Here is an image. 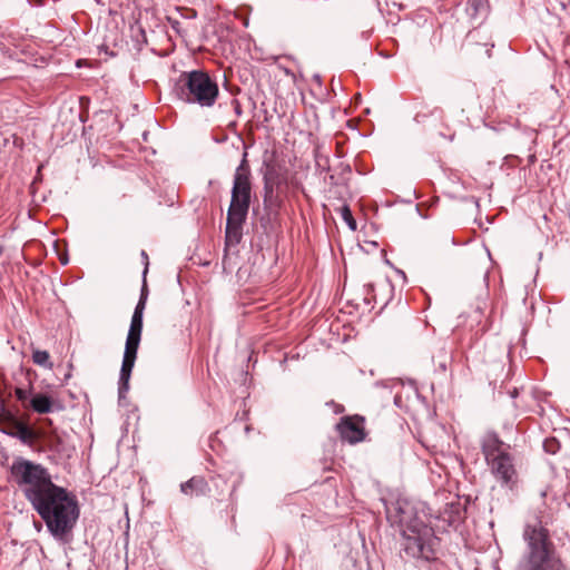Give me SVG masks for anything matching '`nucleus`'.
<instances>
[{
  "instance_id": "3",
  "label": "nucleus",
  "mask_w": 570,
  "mask_h": 570,
  "mask_svg": "<svg viewBox=\"0 0 570 570\" xmlns=\"http://www.w3.org/2000/svg\"><path fill=\"white\" fill-rule=\"evenodd\" d=\"M527 548L519 558L514 570H566L549 530L528 524L523 531Z\"/></svg>"
},
{
  "instance_id": "38",
  "label": "nucleus",
  "mask_w": 570,
  "mask_h": 570,
  "mask_svg": "<svg viewBox=\"0 0 570 570\" xmlns=\"http://www.w3.org/2000/svg\"><path fill=\"white\" fill-rule=\"evenodd\" d=\"M382 309H384V306H381V309H379L377 314L382 313Z\"/></svg>"
},
{
  "instance_id": "19",
  "label": "nucleus",
  "mask_w": 570,
  "mask_h": 570,
  "mask_svg": "<svg viewBox=\"0 0 570 570\" xmlns=\"http://www.w3.org/2000/svg\"><path fill=\"white\" fill-rule=\"evenodd\" d=\"M374 130V124L372 121H364L358 116V131L357 135L360 137H368L373 134Z\"/></svg>"
},
{
  "instance_id": "30",
  "label": "nucleus",
  "mask_w": 570,
  "mask_h": 570,
  "mask_svg": "<svg viewBox=\"0 0 570 570\" xmlns=\"http://www.w3.org/2000/svg\"><path fill=\"white\" fill-rule=\"evenodd\" d=\"M358 539L361 540L362 542V547L365 549V538L364 535H362L361 533H358Z\"/></svg>"
},
{
  "instance_id": "15",
  "label": "nucleus",
  "mask_w": 570,
  "mask_h": 570,
  "mask_svg": "<svg viewBox=\"0 0 570 570\" xmlns=\"http://www.w3.org/2000/svg\"><path fill=\"white\" fill-rule=\"evenodd\" d=\"M37 432V439H42V441L55 451H60V445L62 443L61 438L58 435L56 431L47 432L43 428H40Z\"/></svg>"
},
{
  "instance_id": "37",
  "label": "nucleus",
  "mask_w": 570,
  "mask_h": 570,
  "mask_svg": "<svg viewBox=\"0 0 570 570\" xmlns=\"http://www.w3.org/2000/svg\"><path fill=\"white\" fill-rule=\"evenodd\" d=\"M382 309H384V306H381V309H379L377 314L382 313Z\"/></svg>"
},
{
  "instance_id": "17",
  "label": "nucleus",
  "mask_w": 570,
  "mask_h": 570,
  "mask_svg": "<svg viewBox=\"0 0 570 570\" xmlns=\"http://www.w3.org/2000/svg\"><path fill=\"white\" fill-rule=\"evenodd\" d=\"M338 213H340V216L342 217V219L348 225L350 229L355 230L356 223L353 217L351 208L347 205H342L338 208Z\"/></svg>"
},
{
  "instance_id": "31",
  "label": "nucleus",
  "mask_w": 570,
  "mask_h": 570,
  "mask_svg": "<svg viewBox=\"0 0 570 570\" xmlns=\"http://www.w3.org/2000/svg\"><path fill=\"white\" fill-rule=\"evenodd\" d=\"M357 173H358V175H363V174H365V171L362 169L361 160H360V159H358V169H357Z\"/></svg>"
},
{
  "instance_id": "11",
  "label": "nucleus",
  "mask_w": 570,
  "mask_h": 570,
  "mask_svg": "<svg viewBox=\"0 0 570 570\" xmlns=\"http://www.w3.org/2000/svg\"><path fill=\"white\" fill-rule=\"evenodd\" d=\"M55 402L46 394H35L29 401V407L39 414L50 413Z\"/></svg>"
},
{
  "instance_id": "20",
  "label": "nucleus",
  "mask_w": 570,
  "mask_h": 570,
  "mask_svg": "<svg viewBox=\"0 0 570 570\" xmlns=\"http://www.w3.org/2000/svg\"><path fill=\"white\" fill-rule=\"evenodd\" d=\"M32 361L41 366H51V364H49V353L46 351H35L32 354Z\"/></svg>"
},
{
  "instance_id": "23",
  "label": "nucleus",
  "mask_w": 570,
  "mask_h": 570,
  "mask_svg": "<svg viewBox=\"0 0 570 570\" xmlns=\"http://www.w3.org/2000/svg\"><path fill=\"white\" fill-rule=\"evenodd\" d=\"M14 394L17 396V399L22 402V405L23 407H29V392L27 390H23V389H16L14 391Z\"/></svg>"
},
{
  "instance_id": "2",
  "label": "nucleus",
  "mask_w": 570,
  "mask_h": 570,
  "mask_svg": "<svg viewBox=\"0 0 570 570\" xmlns=\"http://www.w3.org/2000/svg\"><path fill=\"white\" fill-rule=\"evenodd\" d=\"M382 501L386 519L400 529L401 558L414 562L416 567L439 561L441 539L431 523V508L424 501L403 497Z\"/></svg>"
},
{
  "instance_id": "5",
  "label": "nucleus",
  "mask_w": 570,
  "mask_h": 570,
  "mask_svg": "<svg viewBox=\"0 0 570 570\" xmlns=\"http://www.w3.org/2000/svg\"><path fill=\"white\" fill-rule=\"evenodd\" d=\"M177 92L185 102L210 107L218 96V86L206 72L191 71L179 77Z\"/></svg>"
},
{
  "instance_id": "7",
  "label": "nucleus",
  "mask_w": 570,
  "mask_h": 570,
  "mask_svg": "<svg viewBox=\"0 0 570 570\" xmlns=\"http://www.w3.org/2000/svg\"><path fill=\"white\" fill-rule=\"evenodd\" d=\"M491 471L502 487L513 490L517 482V471L513 465V459L510 453L502 452L497 458L487 462Z\"/></svg>"
},
{
  "instance_id": "36",
  "label": "nucleus",
  "mask_w": 570,
  "mask_h": 570,
  "mask_svg": "<svg viewBox=\"0 0 570 570\" xmlns=\"http://www.w3.org/2000/svg\"><path fill=\"white\" fill-rule=\"evenodd\" d=\"M367 566H368V569L372 570V566H371V562L367 560Z\"/></svg>"
},
{
  "instance_id": "18",
  "label": "nucleus",
  "mask_w": 570,
  "mask_h": 570,
  "mask_svg": "<svg viewBox=\"0 0 570 570\" xmlns=\"http://www.w3.org/2000/svg\"><path fill=\"white\" fill-rule=\"evenodd\" d=\"M442 109L441 108H438L435 107L434 109H432L431 111L429 112H425V111H419L416 115H415V121L416 122H425L426 118H429L430 116L431 117H434L436 120L441 119L442 118Z\"/></svg>"
},
{
  "instance_id": "27",
  "label": "nucleus",
  "mask_w": 570,
  "mask_h": 570,
  "mask_svg": "<svg viewBox=\"0 0 570 570\" xmlns=\"http://www.w3.org/2000/svg\"><path fill=\"white\" fill-rule=\"evenodd\" d=\"M366 244L370 245L372 249H376L379 246L377 242L375 240L366 242Z\"/></svg>"
},
{
  "instance_id": "1",
  "label": "nucleus",
  "mask_w": 570,
  "mask_h": 570,
  "mask_svg": "<svg viewBox=\"0 0 570 570\" xmlns=\"http://www.w3.org/2000/svg\"><path fill=\"white\" fill-rule=\"evenodd\" d=\"M11 471L52 535L61 538L73 528L79 515L75 497L53 484L41 465L22 461Z\"/></svg>"
},
{
  "instance_id": "6",
  "label": "nucleus",
  "mask_w": 570,
  "mask_h": 570,
  "mask_svg": "<svg viewBox=\"0 0 570 570\" xmlns=\"http://www.w3.org/2000/svg\"><path fill=\"white\" fill-rule=\"evenodd\" d=\"M142 331V317L132 316L129 332L126 340L125 353L122 365L120 370V382L122 389H127L128 382L130 379V374L132 367L135 365V361L137 357V350L140 343V336Z\"/></svg>"
},
{
  "instance_id": "25",
  "label": "nucleus",
  "mask_w": 570,
  "mask_h": 570,
  "mask_svg": "<svg viewBox=\"0 0 570 570\" xmlns=\"http://www.w3.org/2000/svg\"><path fill=\"white\" fill-rule=\"evenodd\" d=\"M145 305H146V296L142 294L136 308H135V312H134V315L132 316H138L139 317H142V313H144V309H145Z\"/></svg>"
},
{
  "instance_id": "16",
  "label": "nucleus",
  "mask_w": 570,
  "mask_h": 570,
  "mask_svg": "<svg viewBox=\"0 0 570 570\" xmlns=\"http://www.w3.org/2000/svg\"><path fill=\"white\" fill-rule=\"evenodd\" d=\"M543 451L548 454H557L561 449L560 441L554 436H548L542 442Z\"/></svg>"
},
{
  "instance_id": "4",
  "label": "nucleus",
  "mask_w": 570,
  "mask_h": 570,
  "mask_svg": "<svg viewBox=\"0 0 570 570\" xmlns=\"http://www.w3.org/2000/svg\"><path fill=\"white\" fill-rule=\"evenodd\" d=\"M249 167L244 159L237 167L232 189V200L227 212L226 247L239 244L243 236V225L246 220L250 204Z\"/></svg>"
},
{
  "instance_id": "32",
  "label": "nucleus",
  "mask_w": 570,
  "mask_h": 570,
  "mask_svg": "<svg viewBox=\"0 0 570 570\" xmlns=\"http://www.w3.org/2000/svg\"><path fill=\"white\" fill-rule=\"evenodd\" d=\"M357 247H358V249L364 250V252H366V253H368V252H370V249H365V248L361 245V243H360V242H358V244H357Z\"/></svg>"
},
{
  "instance_id": "12",
  "label": "nucleus",
  "mask_w": 570,
  "mask_h": 570,
  "mask_svg": "<svg viewBox=\"0 0 570 570\" xmlns=\"http://www.w3.org/2000/svg\"><path fill=\"white\" fill-rule=\"evenodd\" d=\"M337 430L343 440L348 441L351 444L356 442V421L353 416L344 417L341 423L337 424Z\"/></svg>"
},
{
  "instance_id": "24",
  "label": "nucleus",
  "mask_w": 570,
  "mask_h": 570,
  "mask_svg": "<svg viewBox=\"0 0 570 570\" xmlns=\"http://www.w3.org/2000/svg\"><path fill=\"white\" fill-rule=\"evenodd\" d=\"M485 307H487V302L484 298L478 302L475 309H474V313L476 314L474 320L476 322H480V317L483 315Z\"/></svg>"
},
{
  "instance_id": "34",
  "label": "nucleus",
  "mask_w": 570,
  "mask_h": 570,
  "mask_svg": "<svg viewBox=\"0 0 570 570\" xmlns=\"http://www.w3.org/2000/svg\"><path fill=\"white\" fill-rule=\"evenodd\" d=\"M370 112H371L370 108H366V109L364 110V114H365V115H368Z\"/></svg>"
},
{
  "instance_id": "10",
  "label": "nucleus",
  "mask_w": 570,
  "mask_h": 570,
  "mask_svg": "<svg viewBox=\"0 0 570 570\" xmlns=\"http://www.w3.org/2000/svg\"><path fill=\"white\" fill-rule=\"evenodd\" d=\"M503 445V441L499 438L498 433L494 431L488 432L481 441V450L487 462L497 458L499 453H502L501 446Z\"/></svg>"
},
{
  "instance_id": "9",
  "label": "nucleus",
  "mask_w": 570,
  "mask_h": 570,
  "mask_svg": "<svg viewBox=\"0 0 570 570\" xmlns=\"http://www.w3.org/2000/svg\"><path fill=\"white\" fill-rule=\"evenodd\" d=\"M0 430L20 439L24 443L37 440V432L16 419L9 411L2 409L0 413Z\"/></svg>"
},
{
  "instance_id": "29",
  "label": "nucleus",
  "mask_w": 570,
  "mask_h": 570,
  "mask_svg": "<svg viewBox=\"0 0 570 570\" xmlns=\"http://www.w3.org/2000/svg\"><path fill=\"white\" fill-rule=\"evenodd\" d=\"M439 368H440L441 371H443V372H444V371H446V363H445V362H441V363L439 364Z\"/></svg>"
},
{
  "instance_id": "13",
  "label": "nucleus",
  "mask_w": 570,
  "mask_h": 570,
  "mask_svg": "<svg viewBox=\"0 0 570 570\" xmlns=\"http://www.w3.org/2000/svg\"><path fill=\"white\" fill-rule=\"evenodd\" d=\"M466 12L472 19H485L489 12L488 0H468Z\"/></svg>"
},
{
  "instance_id": "22",
  "label": "nucleus",
  "mask_w": 570,
  "mask_h": 570,
  "mask_svg": "<svg viewBox=\"0 0 570 570\" xmlns=\"http://www.w3.org/2000/svg\"><path fill=\"white\" fill-rule=\"evenodd\" d=\"M372 292H373V286L372 285H370V284L368 285H364V287H363V294H364L363 303L367 307L368 312H371V309L373 308L372 302L374 301V296H372Z\"/></svg>"
},
{
  "instance_id": "39",
  "label": "nucleus",
  "mask_w": 570,
  "mask_h": 570,
  "mask_svg": "<svg viewBox=\"0 0 570 570\" xmlns=\"http://www.w3.org/2000/svg\"><path fill=\"white\" fill-rule=\"evenodd\" d=\"M568 7H570V0L568 1Z\"/></svg>"
},
{
  "instance_id": "33",
  "label": "nucleus",
  "mask_w": 570,
  "mask_h": 570,
  "mask_svg": "<svg viewBox=\"0 0 570 570\" xmlns=\"http://www.w3.org/2000/svg\"><path fill=\"white\" fill-rule=\"evenodd\" d=\"M357 97H358V105H361V102H362V95H361V92L357 94Z\"/></svg>"
},
{
  "instance_id": "8",
  "label": "nucleus",
  "mask_w": 570,
  "mask_h": 570,
  "mask_svg": "<svg viewBox=\"0 0 570 570\" xmlns=\"http://www.w3.org/2000/svg\"><path fill=\"white\" fill-rule=\"evenodd\" d=\"M466 514L465 507L462 504L459 497L453 498L450 502L445 503L444 508L439 510L435 515L432 514L436 521L442 522V527L435 525L436 530L446 531V528L458 527L464 521Z\"/></svg>"
},
{
  "instance_id": "35",
  "label": "nucleus",
  "mask_w": 570,
  "mask_h": 570,
  "mask_svg": "<svg viewBox=\"0 0 570 570\" xmlns=\"http://www.w3.org/2000/svg\"><path fill=\"white\" fill-rule=\"evenodd\" d=\"M385 263L390 266H392L391 262L389 259L385 258Z\"/></svg>"
},
{
  "instance_id": "14",
  "label": "nucleus",
  "mask_w": 570,
  "mask_h": 570,
  "mask_svg": "<svg viewBox=\"0 0 570 570\" xmlns=\"http://www.w3.org/2000/svg\"><path fill=\"white\" fill-rule=\"evenodd\" d=\"M180 489H181V492L187 495L204 494L207 489V483L204 480V478L195 476V478H191L190 480H188L187 482L183 483L180 485Z\"/></svg>"
},
{
  "instance_id": "21",
  "label": "nucleus",
  "mask_w": 570,
  "mask_h": 570,
  "mask_svg": "<svg viewBox=\"0 0 570 570\" xmlns=\"http://www.w3.org/2000/svg\"><path fill=\"white\" fill-rule=\"evenodd\" d=\"M365 416L358 414V443L371 441L368 431L365 429Z\"/></svg>"
},
{
  "instance_id": "28",
  "label": "nucleus",
  "mask_w": 570,
  "mask_h": 570,
  "mask_svg": "<svg viewBox=\"0 0 570 570\" xmlns=\"http://www.w3.org/2000/svg\"><path fill=\"white\" fill-rule=\"evenodd\" d=\"M394 404H395L396 406H399V407L401 406V396L396 395V396L394 397Z\"/></svg>"
},
{
  "instance_id": "26",
  "label": "nucleus",
  "mask_w": 570,
  "mask_h": 570,
  "mask_svg": "<svg viewBox=\"0 0 570 570\" xmlns=\"http://www.w3.org/2000/svg\"><path fill=\"white\" fill-rule=\"evenodd\" d=\"M395 272L397 275H400L404 281L406 279V275L404 273V271L402 269H399V268H395Z\"/></svg>"
}]
</instances>
